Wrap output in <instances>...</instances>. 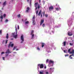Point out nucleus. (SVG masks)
Masks as SVG:
<instances>
[{
	"instance_id": "1",
	"label": "nucleus",
	"mask_w": 74,
	"mask_h": 74,
	"mask_svg": "<svg viewBox=\"0 0 74 74\" xmlns=\"http://www.w3.org/2000/svg\"><path fill=\"white\" fill-rule=\"evenodd\" d=\"M71 51V49H70L68 50V53H69L70 54H72V55L70 56L69 57H71L72 56H74V50L73 49L72 51Z\"/></svg>"
},
{
	"instance_id": "2",
	"label": "nucleus",
	"mask_w": 74,
	"mask_h": 74,
	"mask_svg": "<svg viewBox=\"0 0 74 74\" xmlns=\"http://www.w3.org/2000/svg\"><path fill=\"white\" fill-rule=\"evenodd\" d=\"M34 31L32 30L30 34V36H31V39H33L34 37Z\"/></svg>"
},
{
	"instance_id": "3",
	"label": "nucleus",
	"mask_w": 74,
	"mask_h": 74,
	"mask_svg": "<svg viewBox=\"0 0 74 74\" xmlns=\"http://www.w3.org/2000/svg\"><path fill=\"white\" fill-rule=\"evenodd\" d=\"M20 39L22 41H21V43H23V42L24 41V38H23V35H21L20 37Z\"/></svg>"
},
{
	"instance_id": "4",
	"label": "nucleus",
	"mask_w": 74,
	"mask_h": 74,
	"mask_svg": "<svg viewBox=\"0 0 74 74\" xmlns=\"http://www.w3.org/2000/svg\"><path fill=\"white\" fill-rule=\"evenodd\" d=\"M38 66H40V69H43L44 68V64H39L38 65Z\"/></svg>"
},
{
	"instance_id": "5",
	"label": "nucleus",
	"mask_w": 74,
	"mask_h": 74,
	"mask_svg": "<svg viewBox=\"0 0 74 74\" xmlns=\"http://www.w3.org/2000/svg\"><path fill=\"white\" fill-rule=\"evenodd\" d=\"M11 43H12L11 42H10L9 44L8 45V48H10V47H13V46H14V44H11Z\"/></svg>"
},
{
	"instance_id": "6",
	"label": "nucleus",
	"mask_w": 74,
	"mask_h": 74,
	"mask_svg": "<svg viewBox=\"0 0 74 74\" xmlns=\"http://www.w3.org/2000/svg\"><path fill=\"white\" fill-rule=\"evenodd\" d=\"M11 51H10V49H8L7 51H6L5 53H11Z\"/></svg>"
},
{
	"instance_id": "7",
	"label": "nucleus",
	"mask_w": 74,
	"mask_h": 74,
	"mask_svg": "<svg viewBox=\"0 0 74 74\" xmlns=\"http://www.w3.org/2000/svg\"><path fill=\"white\" fill-rule=\"evenodd\" d=\"M49 11H52V10H53V6H50L49 8Z\"/></svg>"
},
{
	"instance_id": "8",
	"label": "nucleus",
	"mask_w": 74,
	"mask_h": 74,
	"mask_svg": "<svg viewBox=\"0 0 74 74\" xmlns=\"http://www.w3.org/2000/svg\"><path fill=\"white\" fill-rule=\"evenodd\" d=\"M49 64H51V63H52V64H54V61H52L51 60H50L49 62Z\"/></svg>"
},
{
	"instance_id": "9",
	"label": "nucleus",
	"mask_w": 74,
	"mask_h": 74,
	"mask_svg": "<svg viewBox=\"0 0 74 74\" xmlns=\"http://www.w3.org/2000/svg\"><path fill=\"white\" fill-rule=\"evenodd\" d=\"M32 19L33 20V22L32 23H34V22L35 21V15H33L32 17Z\"/></svg>"
},
{
	"instance_id": "10",
	"label": "nucleus",
	"mask_w": 74,
	"mask_h": 74,
	"mask_svg": "<svg viewBox=\"0 0 74 74\" xmlns=\"http://www.w3.org/2000/svg\"><path fill=\"white\" fill-rule=\"evenodd\" d=\"M44 20H41L40 21V25H41L43 23H44Z\"/></svg>"
},
{
	"instance_id": "11",
	"label": "nucleus",
	"mask_w": 74,
	"mask_h": 74,
	"mask_svg": "<svg viewBox=\"0 0 74 74\" xmlns=\"http://www.w3.org/2000/svg\"><path fill=\"white\" fill-rule=\"evenodd\" d=\"M68 35L69 36H73V34H72V33L71 32H68Z\"/></svg>"
},
{
	"instance_id": "12",
	"label": "nucleus",
	"mask_w": 74,
	"mask_h": 74,
	"mask_svg": "<svg viewBox=\"0 0 74 74\" xmlns=\"http://www.w3.org/2000/svg\"><path fill=\"white\" fill-rule=\"evenodd\" d=\"M26 10H26V12H28L29 10H30V8H29V7H28L27 8Z\"/></svg>"
},
{
	"instance_id": "13",
	"label": "nucleus",
	"mask_w": 74,
	"mask_h": 74,
	"mask_svg": "<svg viewBox=\"0 0 74 74\" xmlns=\"http://www.w3.org/2000/svg\"><path fill=\"white\" fill-rule=\"evenodd\" d=\"M37 3H36L34 4L35 7H36V8L35 9L36 10H37Z\"/></svg>"
},
{
	"instance_id": "14",
	"label": "nucleus",
	"mask_w": 74,
	"mask_h": 74,
	"mask_svg": "<svg viewBox=\"0 0 74 74\" xmlns=\"http://www.w3.org/2000/svg\"><path fill=\"white\" fill-rule=\"evenodd\" d=\"M42 12V11H41V10H40L38 14V16H40V15H41V14Z\"/></svg>"
},
{
	"instance_id": "15",
	"label": "nucleus",
	"mask_w": 74,
	"mask_h": 74,
	"mask_svg": "<svg viewBox=\"0 0 74 74\" xmlns=\"http://www.w3.org/2000/svg\"><path fill=\"white\" fill-rule=\"evenodd\" d=\"M6 1H5L3 3V7H4V6H5V5H6Z\"/></svg>"
},
{
	"instance_id": "16",
	"label": "nucleus",
	"mask_w": 74,
	"mask_h": 74,
	"mask_svg": "<svg viewBox=\"0 0 74 74\" xmlns=\"http://www.w3.org/2000/svg\"><path fill=\"white\" fill-rule=\"evenodd\" d=\"M44 45H45V43H42V48H43V47H44Z\"/></svg>"
},
{
	"instance_id": "17",
	"label": "nucleus",
	"mask_w": 74,
	"mask_h": 74,
	"mask_svg": "<svg viewBox=\"0 0 74 74\" xmlns=\"http://www.w3.org/2000/svg\"><path fill=\"white\" fill-rule=\"evenodd\" d=\"M6 38L7 39H8V34H7L6 36Z\"/></svg>"
},
{
	"instance_id": "18",
	"label": "nucleus",
	"mask_w": 74,
	"mask_h": 74,
	"mask_svg": "<svg viewBox=\"0 0 74 74\" xmlns=\"http://www.w3.org/2000/svg\"><path fill=\"white\" fill-rule=\"evenodd\" d=\"M29 21H27L25 22V25H27V24H29Z\"/></svg>"
},
{
	"instance_id": "19",
	"label": "nucleus",
	"mask_w": 74,
	"mask_h": 74,
	"mask_svg": "<svg viewBox=\"0 0 74 74\" xmlns=\"http://www.w3.org/2000/svg\"><path fill=\"white\" fill-rule=\"evenodd\" d=\"M38 9H40V5L39 4L38 5Z\"/></svg>"
},
{
	"instance_id": "20",
	"label": "nucleus",
	"mask_w": 74,
	"mask_h": 74,
	"mask_svg": "<svg viewBox=\"0 0 74 74\" xmlns=\"http://www.w3.org/2000/svg\"><path fill=\"white\" fill-rule=\"evenodd\" d=\"M17 34H16V35H14V38H16V37H17Z\"/></svg>"
},
{
	"instance_id": "21",
	"label": "nucleus",
	"mask_w": 74,
	"mask_h": 74,
	"mask_svg": "<svg viewBox=\"0 0 74 74\" xmlns=\"http://www.w3.org/2000/svg\"><path fill=\"white\" fill-rule=\"evenodd\" d=\"M8 22V20L7 19H6L5 20V22Z\"/></svg>"
},
{
	"instance_id": "22",
	"label": "nucleus",
	"mask_w": 74,
	"mask_h": 74,
	"mask_svg": "<svg viewBox=\"0 0 74 74\" xmlns=\"http://www.w3.org/2000/svg\"><path fill=\"white\" fill-rule=\"evenodd\" d=\"M63 43H64V46H66V41L64 42Z\"/></svg>"
},
{
	"instance_id": "23",
	"label": "nucleus",
	"mask_w": 74,
	"mask_h": 74,
	"mask_svg": "<svg viewBox=\"0 0 74 74\" xmlns=\"http://www.w3.org/2000/svg\"><path fill=\"white\" fill-rule=\"evenodd\" d=\"M17 47L16 46H15L13 49V50H15V49Z\"/></svg>"
},
{
	"instance_id": "24",
	"label": "nucleus",
	"mask_w": 74,
	"mask_h": 74,
	"mask_svg": "<svg viewBox=\"0 0 74 74\" xmlns=\"http://www.w3.org/2000/svg\"><path fill=\"white\" fill-rule=\"evenodd\" d=\"M50 69L51 71H52V70H54V69L53 68H50Z\"/></svg>"
},
{
	"instance_id": "25",
	"label": "nucleus",
	"mask_w": 74,
	"mask_h": 74,
	"mask_svg": "<svg viewBox=\"0 0 74 74\" xmlns=\"http://www.w3.org/2000/svg\"><path fill=\"white\" fill-rule=\"evenodd\" d=\"M1 18L2 19H3V16L1 15V16H0V19Z\"/></svg>"
},
{
	"instance_id": "26",
	"label": "nucleus",
	"mask_w": 74,
	"mask_h": 74,
	"mask_svg": "<svg viewBox=\"0 0 74 74\" xmlns=\"http://www.w3.org/2000/svg\"><path fill=\"white\" fill-rule=\"evenodd\" d=\"M48 61H49V60H48V59H47L46 61V63H47L48 62Z\"/></svg>"
},
{
	"instance_id": "27",
	"label": "nucleus",
	"mask_w": 74,
	"mask_h": 74,
	"mask_svg": "<svg viewBox=\"0 0 74 74\" xmlns=\"http://www.w3.org/2000/svg\"><path fill=\"white\" fill-rule=\"evenodd\" d=\"M29 4L30 5H32V0H30Z\"/></svg>"
},
{
	"instance_id": "28",
	"label": "nucleus",
	"mask_w": 74,
	"mask_h": 74,
	"mask_svg": "<svg viewBox=\"0 0 74 74\" xmlns=\"http://www.w3.org/2000/svg\"><path fill=\"white\" fill-rule=\"evenodd\" d=\"M20 17L21 15H20V14H18L17 15V17H18V18H20Z\"/></svg>"
},
{
	"instance_id": "29",
	"label": "nucleus",
	"mask_w": 74,
	"mask_h": 74,
	"mask_svg": "<svg viewBox=\"0 0 74 74\" xmlns=\"http://www.w3.org/2000/svg\"><path fill=\"white\" fill-rule=\"evenodd\" d=\"M2 33V30L1 29L0 30V34H1Z\"/></svg>"
},
{
	"instance_id": "30",
	"label": "nucleus",
	"mask_w": 74,
	"mask_h": 74,
	"mask_svg": "<svg viewBox=\"0 0 74 74\" xmlns=\"http://www.w3.org/2000/svg\"><path fill=\"white\" fill-rule=\"evenodd\" d=\"M40 74H44V73L43 72H42L41 71L40 72Z\"/></svg>"
},
{
	"instance_id": "31",
	"label": "nucleus",
	"mask_w": 74,
	"mask_h": 74,
	"mask_svg": "<svg viewBox=\"0 0 74 74\" xmlns=\"http://www.w3.org/2000/svg\"><path fill=\"white\" fill-rule=\"evenodd\" d=\"M8 40H6L5 41V44H7V42H8Z\"/></svg>"
},
{
	"instance_id": "32",
	"label": "nucleus",
	"mask_w": 74,
	"mask_h": 74,
	"mask_svg": "<svg viewBox=\"0 0 74 74\" xmlns=\"http://www.w3.org/2000/svg\"><path fill=\"white\" fill-rule=\"evenodd\" d=\"M5 16H6V14H4L3 15V17L4 18H5Z\"/></svg>"
},
{
	"instance_id": "33",
	"label": "nucleus",
	"mask_w": 74,
	"mask_h": 74,
	"mask_svg": "<svg viewBox=\"0 0 74 74\" xmlns=\"http://www.w3.org/2000/svg\"><path fill=\"white\" fill-rule=\"evenodd\" d=\"M56 11H59V10L58 8H56Z\"/></svg>"
},
{
	"instance_id": "34",
	"label": "nucleus",
	"mask_w": 74,
	"mask_h": 74,
	"mask_svg": "<svg viewBox=\"0 0 74 74\" xmlns=\"http://www.w3.org/2000/svg\"><path fill=\"white\" fill-rule=\"evenodd\" d=\"M16 34H17V28H16Z\"/></svg>"
},
{
	"instance_id": "35",
	"label": "nucleus",
	"mask_w": 74,
	"mask_h": 74,
	"mask_svg": "<svg viewBox=\"0 0 74 74\" xmlns=\"http://www.w3.org/2000/svg\"><path fill=\"white\" fill-rule=\"evenodd\" d=\"M69 45H71V46H73V44L71 43H69Z\"/></svg>"
},
{
	"instance_id": "36",
	"label": "nucleus",
	"mask_w": 74,
	"mask_h": 74,
	"mask_svg": "<svg viewBox=\"0 0 74 74\" xmlns=\"http://www.w3.org/2000/svg\"><path fill=\"white\" fill-rule=\"evenodd\" d=\"M42 27H45V24H43L42 25Z\"/></svg>"
},
{
	"instance_id": "37",
	"label": "nucleus",
	"mask_w": 74,
	"mask_h": 74,
	"mask_svg": "<svg viewBox=\"0 0 74 74\" xmlns=\"http://www.w3.org/2000/svg\"><path fill=\"white\" fill-rule=\"evenodd\" d=\"M45 16V12H44L43 14V16Z\"/></svg>"
},
{
	"instance_id": "38",
	"label": "nucleus",
	"mask_w": 74,
	"mask_h": 74,
	"mask_svg": "<svg viewBox=\"0 0 74 74\" xmlns=\"http://www.w3.org/2000/svg\"><path fill=\"white\" fill-rule=\"evenodd\" d=\"M48 14H45V16H46V17H48Z\"/></svg>"
},
{
	"instance_id": "39",
	"label": "nucleus",
	"mask_w": 74,
	"mask_h": 74,
	"mask_svg": "<svg viewBox=\"0 0 74 74\" xmlns=\"http://www.w3.org/2000/svg\"><path fill=\"white\" fill-rule=\"evenodd\" d=\"M4 52H3L1 53V54L2 55H3V54H4Z\"/></svg>"
},
{
	"instance_id": "40",
	"label": "nucleus",
	"mask_w": 74,
	"mask_h": 74,
	"mask_svg": "<svg viewBox=\"0 0 74 74\" xmlns=\"http://www.w3.org/2000/svg\"><path fill=\"white\" fill-rule=\"evenodd\" d=\"M8 56V54H5V56L7 57V56Z\"/></svg>"
},
{
	"instance_id": "41",
	"label": "nucleus",
	"mask_w": 74,
	"mask_h": 74,
	"mask_svg": "<svg viewBox=\"0 0 74 74\" xmlns=\"http://www.w3.org/2000/svg\"><path fill=\"white\" fill-rule=\"evenodd\" d=\"M14 34H15V33H12V35H13V36H14Z\"/></svg>"
},
{
	"instance_id": "42",
	"label": "nucleus",
	"mask_w": 74,
	"mask_h": 74,
	"mask_svg": "<svg viewBox=\"0 0 74 74\" xmlns=\"http://www.w3.org/2000/svg\"><path fill=\"white\" fill-rule=\"evenodd\" d=\"M37 49H38V50L39 51H40V49L38 47L37 48Z\"/></svg>"
},
{
	"instance_id": "43",
	"label": "nucleus",
	"mask_w": 74,
	"mask_h": 74,
	"mask_svg": "<svg viewBox=\"0 0 74 74\" xmlns=\"http://www.w3.org/2000/svg\"><path fill=\"white\" fill-rule=\"evenodd\" d=\"M5 58L4 57H3V60H5Z\"/></svg>"
},
{
	"instance_id": "44",
	"label": "nucleus",
	"mask_w": 74,
	"mask_h": 74,
	"mask_svg": "<svg viewBox=\"0 0 74 74\" xmlns=\"http://www.w3.org/2000/svg\"><path fill=\"white\" fill-rule=\"evenodd\" d=\"M65 57L68 56H69V55H68V54L65 55Z\"/></svg>"
},
{
	"instance_id": "45",
	"label": "nucleus",
	"mask_w": 74,
	"mask_h": 74,
	"mask_svg": "<svg viewBox=\"0 0 74 74\" xmlns=\"http://www.w3.org/2000/svg\"><path fill=\"white\" fill-rule=\"evenodd\" d=\"M34 22H35V21H34V23H33V25H35V24H36V23H35Z\"/></svg>"
},
{
	"instance_id": "46",
	"label": "nucleus",
	"mask_w": 74,
	"mask_h": 74,
	"mask_svg": "<svg viewBox=\"0 0 74 74\" xmlns=\"http://www.w3.org/2000/svg\"><path fill=\"white\" fill-rule=\"evenodd\" d=\"M44 69H47V66H44Z\"/></svg>"
},
{
	"instance_id": "47",
	"label": "nucleus",
	"mask_w": 74,
	"mask_h": 74,
	"mask_svg": "<svg viewBox=\"0 0 74 74\" xmlns=\"http://www.w3.org/2000/svg\"><path fill=\"white\" fill-rule=\"evenodd\" d=\"M42 14L41 15V17L42 18Z\"/></svg>"
},
{
	"instance_id": "48",
	"label": "nucleus",
	"mask_w": 74,
	"mask_h": 74,
	"mask_svg": "<svg viewBox=\"0 0 74 74\" xmlns=\"http://www.w3.org/2000/svg\"><path fill=\"white\" fill-rule=\"evenodd\" d=\"M36 15L37 16V10L36 11Z\"/></svg>"
},
{
	"instance_id": "49",
	"label": "nucleus",
	"mask_w": 74,
	"mask_h": 74,
	"mask_svg": "<svg viewBox=\"0 0 74 74\" xmlns=\"http://www.w3.org/2000/svg\"><path fill=\"white\" fill-rule=\"evenodd\" d=\"M19 25H18V29H19Z\"/></svg>"
},
{
	"instance_id": "50",
	"label": "nucleus",
	"mask_w": 74,
	"mask_h": 74,
	"mask_svg": "<svg viewBox=\"0 0 74 74\" xmlns=\"http://www.w3.org/2000/svg\"><path fill=\"white\" fill-rule=\"evenodd\" d=\"M58 6H59V5H58V3H57V4H56V6H58Z\"/></svg>"
},
{
	"instance_id": "51",
	"label": "nucleus",
	"mask_w": 74,
	"mask_h": 74,
	"mask_svg": "<svg viewBox=\"0 0 74 74\" xmlns=\"http://www.w3.org/2000/svg\"><path fill=\"white\" fill-rule=\"evenodd\" d=\"M14 38H12L10 39L11 40H13Z\"/></svg>"
},
{
	"instance_id": "52",
	"label": "nucleus",
	"mask_w": 74,
	"mask_h": 74,
	"mask_svg": "<svg viewBox=\"0 0 74 74\" xmlns=\"http://www.w3.org/2000/svg\"><path fill=\"white\" fill-rule=\"evenodd\" d=\"M46 74H48V72H46Z\"/></svg>"
},
{
	"instance_id": "53",
	"label": "nucleus",
	"mask_w": 74,
	"mask_h": 74,
	"mask_svg": "<svg viewBox=\"0 0 74 74\" xmlns=\"http://www.w3.org/2000/svg\"><path fill=\"white\" fill-rule=\"evenodd\" d=\"M39 3H40V2H41V0H39Z\"/></svg>"
},
{
	"instance_id": "54",
	"label": "nucleus",
	"mask_w": 74,
	"mask_h": 74,
	"mask_svg": "<svg viewBox=\"0 0 74 74\" xmlns=\"http://www.w3.org/2000/svg\"><path fill=\"white\" fill-rule=\"evenodd\" d=\"M3 21V20L2 19H1V22H2Z\"/></svg>"
},
{
	"instance_id": "55",
	"label": "nucleus",
	"mask_w": 74,
	"mask_h": 74,
	"mask_svg": "<svg viewBox=\"0 0 74 74\" xmlns=\"http://www.w3.org/2000/svg\"><path fill=\"white\" fill-rule=\"evenodd\" d=\"M69 58H70V59H72L73 58H72V57H70V58L69 57Z\"/></svg>"
},
{
	"instance_id": "56",
	"label": "nucleus",
	"mask_w": 74,
	"mask_h": 74,
	"mask_svg": "<svg viewBox=\"0 0 74 74\" xmlns=\"http://www.w3.org/2000/svg\"><path fill=\"white\" fill-rule=\"evenodd\" d=\"M25 21H27V18H26L25 19Z\"/></svg>"
},
{
	"instance_id": "57",
	"label": "nucleus",
	"mask_w": 74,
	"mask_h": 74,
	"mask_svg": "<svg viewBox=\"0 0 74 74\" xmlns=\"http://www.w3.org/2000/svg\"><path fill=\"white\" fill-rule=\"evenodd\" d=\"M64 53H66V51L64 50Z\"/></svg>"
},
{
	"instance_id": "58",
	"label": "nucleus",
	"mask_w": 74,
	"mask_h": 74,
	"mask_svg": "<svg viewBox=\"0 0 74 74\" xmlns=\"http://www.w3.org/2000/svg\"><path fill=\"white\" fill-rule=\"evenodd\" d=\"M16 51H18V49H16Z\"/></svg>"
},
{
	"instance_id": "59",
	"label": "nucleus",
	"mask_w": 74,
	"mask_h": 74,
	"mask_svg": "<svg viewBox=\"0 0 74 74\" xmlns=\"http://www.w3.org/2000/svg\"><path fill=\"white\" fill-rule=\"evenodd\" d=\"M2 12V11H1L0 10V12Z\"/></svg>"
},
{
	"instance_id": "60",
	"label": "nucleus",
	"mask_w": 74,
	"mask_h": 74,
	"mask_svg": "<svg viewBox=\"0 0 74 74\" xmlns=\"http://www.w3.org/2000/svg\"><path fill=\"white\" fill-rule=\"evenodd\" d=\"M1 10H3V8H1Z\"/></svg>"
},
{
	"instance_id": "61",
	"label": "nucleus",
	"mask_w": 74,
	"mask_h": 74,
	"mask_svg": "<svg viewBox=\"0 0 74 74\" xmlns=\"http://www.w3.org/2000/svg\"><path fill=\"white\" fill-rule=\"evenodd\" d=\"M29 1V0H27V1Z\"/></svg>"
},
{
	"instance_id": "62",
	"label": "nucleus",
	"mask_w": 74,
	"mask_h": 74,
	"mask_svg": "<svg viewBox=\"0 0 74 74\" xmlns=\"http://www.w3.org/2000/svg\"><path fill=\"white\" fill-rule=\"evenodd\" d=\"M43 3H45V1H44L43 2Z\"/></svg>"
},
{
	"instance_id": "63",
	"label": "nucleus",
	"mask_w": 74,
	"mask_h": 74,
	"mask_svg": "<svg viewBox=\"0 0 74 74\" xmlns=\"http://www.w3.org/2000/svg\"><path fill=\"white\" fill-rule=\"evenodd\" d=\"M38 11H37V13H38Z\"/></svg>"
},
{
	"instance_id": "64",
	"label": "nucleus",
	"mask_w": 74,
	"mask_h": 74,
	"mask_svg": "<svg viewBox=\"0 0 74 74\" xmlns=\"http://www.w3.org/2000/svg\"><path fill=\"white\" fill-rule=\"evenodd\" d=\"M0 3H1V2H0Z\"/></svg>"
}]
</instances>
